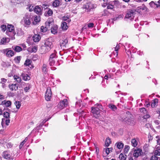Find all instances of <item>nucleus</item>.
Returning a JSON list of instances; mask_svg holds the SVG:
<instances>
[{
	"mask_svg": "<svg viewBox=\"0 0 160 160\" xmlns=\"http://www.w3.org/2000/svg\"><path fill=\"white\" fill-rule=\"evenodd\" d=\"M49 64L50 66H53L55 64V61L54 59H49Z\"/></svg>",
	"mask_w": 160,
	"mask_h": 160,
	"instance_id": "nucleus-39",
	"label": "nucleus"
},
{
	"mask_svg": "<svg viewBox=\"0 0 160 160\" xmlns=\"http://www.w3.org/2000/svg\"><path fill=\"white\" fill-rule=\"evenodd\" d=\"M135 11L134 10L129 9L126 12L125 18H133L135 14Z\"/></svg>",
	"mask_w": 160,
	"mask_h": 160,
	"instance_id": "nucleus-5",
	"label": "nucleus"
},
{
	"mask_svg": "<svg viewBox=\"0 0 160 160\" xmlns=\"http://www.w3.org/2000/svg\"><path fill=\"white\" fill-rule=\"evenodd\" d=\"M7 146L8 148H11L12 145L11 143H8L7 144Z\"/></svg>",
	"mask_w": 160,
	"mask_h": 160,
	"instance_id": "nucleus-62",
	"label": "nucleus"
},
{
	"mask_svg": "<svg viewBox=\"0 0 160 160\" xmlns=\"http://www.w3.org/2000/svg\"><path fill=\"white\" fill-rule=\"evenodd\" d=\"M1 83L2 84H4V83H5L7 81V79L4 78H1Z\"/></svg>",
	"mask_w": 160,
	"mask_h": 160,
	"instance_id": "nucleus-51",
	"label": "nucleus"
},
{
	"mask_svg": "<svg viewBox=\"0 0 160 160\" xmlns=\"http://www.w3.org/2000/svg\"><path fill=\"white\" fill-rule=\"evenodd\" d=\"M124 114L126 116V118H124L125 121H127L128 122H130L131 119L133 118V116L131 114L130 112L127 111L126 112L124 113Z\"/></svg>",
	"mask_w": 160,
	"mask_h": 160,
	"instance_id": "nucleus-7",
	"label": "nucleus"
},
{
	"mask_svg": "<svg viewBox=\"0 0 160 160\" xmlns=\"http://www.w3.org/2000/svg\"><path fill=\"white\" fill-rule=\"evenodd\" d=\"M32 38L34 42H36L40 40V37L39 35L35 34L33 36Z\"/></svg>",
	"mask_w": 160,
	"mask_h": 160,
	"instance_id": "nucleus-22",
	"label": "nucleus"
},
{
	"mask_svg": "<svg viewBox=\"0 0 160 160\" xmlns=\"http://www.w3.org/2000/svg\"><path fill=\"white\" fill-rule=\"evenodd\" d=\"M23 0H15V2L17 3H19L21 2H22Z\"/></svg>",
	"mask_w": 160,
	"mask_h": 160,
	"instance_id": "nucleus-60",
	"label": "nucleus"
},
{
	"mask_svg": "<svg viewBox=\"0 0 160 160\" xmlns=\"http://www.w3.org/2000/svg\"><path fill=\"white\" fill-rule=\"evenodd\" d=\"M14 104L16 105V108L18 109H19L21 106L20 102L19 101H16Z\"/></svg>",
	"mask_w": 160,
	"mask_h": 160,
	"instance_id": "nucleus-41",
	"label": "nucleus"
},
{
	"mask_svg": "<svg viewBox=\"0 0 160 160\" xmlns=\"http://www.w3.org/2000/svg\"><path fill=\"white\" fill-rule=\"evenodd\" d=\"M156 138H158V139L157 140V143L158 144H160V137L159 136H157Z\"/></svg>",
	"mask_w": 160,
	"mask_h": 160,
	"instance_id": "nucleus-58",
	"label": "nucleus"
},
{
	"mask_svg": "<svg viewBox=\"0 0 160 160\" xmlns=\"http://www.w3.org/2000/svg\"><path fill=\"white\" fill-rule=\"evenodd\" d=\"M108 106L109 108L113 111H115L117 109V108L115 105L111 104H109Z\"/></svg>",
	"mask_w": 160,
	"mask_h": 160,
	"instance_id": "nucleus-31",
	"label": "nucleus"
},
{
	"mask_svg": "<svg viewBox=\"0 0 160 160\" xmlns=\"http://www.w3.org/2000/svg\"><path fill=\"white\" fill-rule=\"evenodd\" d=\"M1 104L4 105L6 107H8L11 106L12 102L11 101L9 100L7 101L4 100L2 102Z\"/></svg>",
	"mask_w": 160,
	"mask_h": 160,
	"instance_id": "nucleus-16",
	"label": "nucleus"
},
{
	"mask_svg": "<svg viewBox=\"0 0 160 160\" xmlns=\"http://www.w3.org/2000/svg\"><path fill=\"white\" fill-rule=\"evenodd\" d=\"M21 58V57L20 56H17L15 58L14 60H15L16 62H19Z\"/></svg>",
	"mask_w": 160,
	"mask_h": 160,
	"instance_id": "nucleus-44",
	"label": "nucleus"
},
{
	"mask_svg": "<svg viewBox=\"0 0 160 160\" xmlns=\"http://www.w3.org/2000/svg\"><path fill=\"white\" fill-rule=\"evenodd\" d=\"M113 149L112 148H107L105 150V152L107 155H108L111 152H112Z\"/></svg>",
	"mask_w": 160,
	"mask_h": 160,
	"instance_id": "nucleus-33",
	"label": "nucleus"
},
{
	"mask_svg": "<svg viewBox=\"0 0 160 160\" xmlns=\"http://www.w3.org/2000/svg\"><path fill=\"white\" fill-rule=\"evenodd\" d=\"M42 71L43 72L45 73L47 72V65L46 64H43L42 67Z\"/></svg>",
	"mask_w": 160,
	"mask_h": 160,
	"instance_id": "nucleus-32",
	"label": "nucleus"
},
{
	"mask_svg": "<svg viewBox=\"0 0 160 160\" xmlns=\"http://www.w3.org/2000/svg\"><path fill=\"white\" fill-rule=\"evenodd\" d=\"M111 143V141L110 139L108 137L107 138L105 142V145L107 147H108L109 146L110 144Z\"/></svg>",
	"mask_w": 160,
	"mask_h": 160,
	"instance_id": "nucleus-26",
	"label": "nucleus"
},
{
	"mask_svg": "<svg viewBox=\"0 0 160 160\" xmlns=\"http://www.w3.org/2000/svg\"><path fill=\"white\" fill-rule=\"evenodd\" d=\"M94 26V24L93 23H89L88 24V27L89 28H92Z\"/></svg>",
	"mask_w": 160,
	"mask_h": 160,
	"instance_id": "nucleus-55",
	"label": "nucleus"
},
{
	"mask_svg": "<svg viewBox=\"0 0 160 160\" xmlns=\"http://www.w3.org/2000/svg\"><path fill=\"white\" fill-rule=\"evenodd\" d=\"M52 38H49L46 39L44 43L45 48V52H48L52 48L53 45L52 42Z\"/></svg>",
	"mask_w": 160,
	"mask_h": 160,
	"instance_id": "nucleus-4",
	"label": "nucleus"
},
{
	"mask_svg": "<svg viewBox=\"0 0 160 160\" xmlns=\"http://www.w3.org/2000/svg\"><path fill=\"white\" fill-rule=\"evenodd\" d=\"M41 31L42 32H45L46 31H47L48 30V29L46 27L44 28L43 26H42L41 27Z\"/></svg>",
	"mask_w": 160,
	"mask_h": 160,
	"instance_id": "nucleus-47",
	"label": "nucleus"
},
{
	"mask_svg": "<svg viewBox=\"0 0 160 160\" xmlns=\"http://www.w3.org/2000/svg\"><path fill=\"white\" fill-rule=\"evenodd\" d=\"M46 26L45 27L48 29L50 28V26H52L53 24V23L49 21H47L46 22Z\"/></svg>",
	"mask_w": 160,
	"mask_h": 160,
	"instance_id": "nucleus-29",
	"label": "nucleus"
},
{
	"mask_svg": "<svg viewBox=\"0 0 160 160\" xmlns=\"http://www.w3.org/2000/svg\"><path fill=\"white\" fill-rule=\"evenodd\" d=\"M2 156L4 158L6 159H13V157H12V155H11L8 151H5L3 152Z\"/></svg>",
	"mask_w": 160,
	"mask_h": 160,
	"instance_id": "nucleus-11",
	"label": "nucleus"
},
{
	"mask_svg": "<svg viewBox=\"0 0 160 160\" xmlns=\"http://www.w3.org/2000/svg\"><path fill=\"white\" fill-rule=\"evenodd\" d=\"M158 99L157 98H155L152 101L151 104V107L153 108L156 106L158 104Z\"/></svg>",
	"mask_w": 160,
	"mask_h": 160,
	"instance_id": "nucleus-21",
	"label": "nucleus"
},
{
	"mask_svg": "<svg viewBox=\"0 0 160 160\" xmlns=\"http://www.w3.org/2000/svg\"><path fill=\"white\" fill-rule=\"evenodd\" d=\"M149 4L150 7L153 8H157L160 7V0H159L157 2L151 1L149 3Z\"/></svg>",
	"mask_w": 160,
	"mask_h": 160,
	"instance_id": "nucleus-9",
	"label": "nucleus"
},
{
	"mask_svg": "<svg viewBox=\"0 0 160 160\" xmlns=\"http://www.w3.org/2000/svg\"><path fill=\"white\" fill-rule=\"evenodd\" d=\"M3 53L6 54L7 56L9 58L11 57L14 54L13 51L12 50H9V49H4Z\"/></svg>",
	"mask_w": 160,
	"mask_h": 160,
	"instance_id": "nucleus-8",
	"label": "nucleus"
},
{
	"mask_svg": "<svg viewBox=\"0 0 160 160\" xmlns=\"http://www.w3.org/2000/svg\"><path fill=\"white\" fill-rule=\"evenodd\" d=\"M41 8V7L40 6H36L34 8V12L39 15H41L42 14Z\"/></svg>",
	"mask_w": 160,
	"mask_h": 160,
	"instance_id": "nucleus-14",
	"label": "nucleus"
},
{
	"mask_svg": "<svg viewBox=\"0 0 160 160\" xmlns=\"http://www.w3.org/2000/svg\"><path fill=\"white\" fill-rule=\"evenodd\" d=\"M29 89V88L28 87H26L24 88V90L25 92H27Z\"/></svg>",
	"mask_w": 160,
	"mask_h": 160,
	"instance_id": "nucleus-64",
	"label": "nucleus"
},
{
	"mask_svg": "<svg viewBox=\"0 0 160 160\" xmlns=\"http://www.w3.org/2000/svg\"><path fill=\"white\" fill-rule=\"evenodd\" d=\"M156 155H154L152 156L151 157L150 159L151 160H158V157L156 156Z\"/></svg>",
	"mask_w": 160,
	"mask_h": 160,
	"instance_id": "nucleus-46",
	"label": "nucleus"
},
{
	"mask_svg": "<svg viewBox=\"0 0 160 160\" xmlns=\"http://www.w3.org/2000/svg\"><path fill=\"white\" fill-rule=\"evenodd\" d=\"M21 75L22 79L25 81L29 80L30 79V76L27 74L22 73Z\"/></svg>",
	"mask_w": 160,
	"mask_h": 160,
	"instance_id": "nucleus-19",
	"label": "nucleus"
},
{
	"mask_svg": "<svg viewBox=\"0 0 160 160\" xmlns=\"http://www.w3.org/2000/svg\"><path fill=\"white\" fill-rule=\"evenodd\" d=\"M13 49L17 52H20L22 50V48L19 46H16L14 47H12Z\"/></svg>",
	"mask_w": 160,
	"mask_h": 160,
	"instance_id": "nucleus-27",
	"label": "nucleus"
},
{
	"mask_svg": "<svg viewBox=\"0 0 160 160\" xmlns=\"http://www.w3.org/2000/svg\"><path fill=\"white\" fill-rule=\"evenodd\" d=\"M154 154L156 155L160 156V149L159 148V147H158L157 149L155 150Z\"/></svg>",
	"mask_w": 160,
	"mask_h": 160,
	"instance_id": "nucleus-36",
	"label": "nucleus"
},
{
	"mask_svg": "<svg viewBox=\"0 0 160 160\" xmlns=\"http://www.w3.org/2000/svg\"><path fill=\"white\" fill-rule=\"evenodd\" d=\"M14 79L16 80L18 82H20L21 81V78L18 76H14Z\"/></svg>",
	"mask_w": 160,
	"mask_h": 160,
	"instance_id": "nucleus-34",
	"label": "nucleus"
},
{
	"mask_svg": "<svg viewBox=\"0 0 160 160\" xmlns=\"http://www.w3.org/2000/svg\"><path fill=\"white\" fill-rule=\"evenodd\" d=\"M9 88L12 91L14 90H17L18 89V86L16 84H13L9 86Z\"/></svg>",
	"mask_w": 160,
	"mask_h": 160,
	"instance_id": "nucleus-18",
	"label": "nucleus"
},
{
	"mask_svg": "<svg viewBox=\"0 0 160 160\" xmlns=\"http://www.w3.org/2000/svg\"><path fill=\"white\" fill-rule=\"evenodd\" d=\"M57 58V56L56 55V53L55 52L51 54V55H50L49 59H56Z\"/></svg>",
	"mask_w": 160,
	"mask_h": 160,
	"instance_id": "nucleus-38",
	"label": "nucleus"
},
{
	"mask_svg": "<svg viewBox=\"0 0 160 160\" xmlns=\"http://www.w3.org/2000/svg\"><path fill=\"white\" fill-rule=\"evenodd\" d=\"M120 46L119 45H117L116 46L115 49V51L116 52L118 53V51L119 48Z\"/></svg>",
	"mask_w": 160,
	"mask_h": 160,
	"instance_id": "nucleus-53",
	"label": "nucleus"
},
{
	"mask_svg": "<svg viewBox=\"0 0 160 160\" xmlns=\"http://www.w3.org/2000/svg\"><path fill=\"white\" fill-rule=\"evenodd\" d=\"M69 17L68 16H64L62 18V19L63 21H66L68 19Z\"/></svg>",
	"mask_w": 160,
	"mask_h": 160,
	"instance_id": "nucleus-54",
	"label": "nucleus"
},
{
	"mask_svg": "<svg viewBox=\"0 0 160 160\" xmlns=\"http://www.w3.org/2000/svg\"><path fill=\"white\" fill-rule=\"evenodd\" d=\"M119 158L120 160H126L127 156L121 153L119 155Z\"/></svg>",
	"mask_w": 160,
	"mask_h": 160,
	"instance_id": "nucleus-24",
	"label": "nucleus"
},
{
	"mask_svg": "<svg viewBox=\"0 0 160 160\" xmlns=\"http://www.w3.org/2000/svg\"><path fill=\"white\" fill-rule=\"evenodd\" d=\"M1 28L2 31L3 32L5 31L6 30H7L6 26L4 25H2L1 26Z\"/></svg>",
	"mask_w": 160,
	"mask_h": 160,
	"instance_id": "nucleus-45",
	"label": "nucleus"
},
{
	"mask_svg": "<svg viewBox=\"0 0 160 160\" xmlns=\"http://www.w3.org/2000/svg\"><path fill=\"white\" fill-rule=\"evenodd\" d=\"M116 145L117 147L119 149H122L124 146V144L121 142H117Z\"/></svg>",
	"mask_w": 160,
	"mask_h": 160,
	"instance_id": "nucleus-23",
	"label": "nucleus"
},
{
	"mask_svg": "<svg viewBox=\"0 0 160 160\" xmlns=\"http://www.w3.org/2000/svg\"><path fill=\"white\" fill-rule=\"evenodd\" d=\"M17 32L18 36H21L24 34L21 28H18L17 29Z\"/></svg>",
	"mask_w": 160,
	"mask_h": 160,
	"instance_id": "nucleus-28",
	"label": "nucleus"
},
{
	"mask_svg": "<svg viewBox=\"0 0 160 160\" xmlns=\"http://www.w3.org/2000/svg\"><path fill=\"white\" fill-rule=\"evenodd\" d=\"M52 95L51 90L50 89L48 88L45 94V98L47 101H49L50 100Z\"/></svg>",
	"mask_w": 160,
	"mask_h": 160,
	"instance_id": "nucleus-10",
	"label": "nucleus"
},
{
	"mask_svg": "<svg viewBox=\"0 0 160 160\" xmlns=\"http://www.w3.org/2000/svg\"><path fill=\"white\" fill-rule=\"evenodd\" d=\"M42 124L41 123L39 125L37 126V128L38 129H39L40 128L42 127Z\"/></svg>",
	"mask_w": 160,
	"mask_h": 160,
	"instance_id": "nucleus-63",
	"label": "nucleus"
},
{
	"mask_svg": "<svg viewBox=\"0 0 160 160\" xmlns=\"http://www.w3.org/2000/svg\"><path fill=\"white\" fill-rule=\"evenodd\" d=\"M150 117V115L148 114H146L143 116L144 119H146L149 118Z\"/></svg>",
	"mask_w": 160,
	"mask_h": 160,
	"instance_id": "nucleus-56",
	"label": "nucleus"
},
{
	"mask_svg": "<svg viewBox=\"0 0 160 160\" xmlns=\"http://www.w3.org/2000/svg\"><path fill=\"white\" fill-rule=\"evenodd\" d=\"M37 50V48L36 47H32V52H36Z\"/></svg>",
	"mask_w": 160,
	"mask_h": 160,
	"instance_id": "nucleus-52",
	"label": "nucleus"
},
{
	"mask_svg": "<svg viewBox=\"0 0 160 160\" xmlns=\"http://www.w3.org/2000/svg\"><path fill=\"white\" fill-rule=\"evenodd\" d=\"M61 26L62 29L64 30H66L68 28V27L67 25V23L65 22H62L61 24Z\"/></svg>",
	"mask_w": 160,
	"mask_h": 160,
	"instance_id": "nucleus-25",
	"label": "nucleus"
},
{
	"mask_svg": "<svg viewBox=\"0 0 160 160\" xmlns=\"http://www.w3.org/2000/svg\"><path fill=\"white\" fill-rule=\"evenodd\" d=\"M10 41V39L8 38H3L1 40V44H5L8 43Z\"/></svg>",
	"mask_w": 160,
	"mask_h": 160,
	"instance_id": "nucleus-17",
	"label": "nucleus"
},
{
	"mask_svg": "<svg viewBox=\"0 0 160 160\" xmlns=\"http://www.w3.org/2000/svg\"><path fill=\"white\" fill-rule=\"evenodd\" d=\"M131 143L132 146L134 147H136L137 145V142L135 139H132Z\"/></svg>",
	"mask_w": 160,
	"mask_h": 160,
	"instance_id": "nucleus-35",
	"label": "nucleus"
},
{
	"mask_svg": "<svg viewBox=\"0 0 160 160\" xmlns=\"http://www.w3.org/2000/svg\"><path fill=\"white\" fill-rule=\"evenodd\" d=\"M32 23L33 25H36L38 22L40 21V17L39 16H32Z\"/></svg>",
	"mask_w": 160,
	"mask_h": 160,
	"instance_id": "nucleus-13",
	"label": "nucleus"
},
{
	"mask_svg": "<svg viewBox=\"0 0 160 160\" xmlns=\"http://www.w3.org/2000/svg\"><path fill=\"white\" fill-rule=\"evenodd\" d=\"M142 153V150L139 148L137 149H135L134 150L133 153V156L137 158L141 155Z\"/></svg>",
	"mask_w": 160,
	"mask_h": 160,
	"instance_id": "nucleus-12",
	"label": "nucleus"
},
{
	"mask_svg": "<svg viewBox=\"0 0 160 160\" xmlns=\"http://www.w3.org/2000/svg\"><path fill=\"white\" fill-rule=\"evenodd\" d=\"M24 143L25 142L23 141L21 142L19 146V148L20 149H21L22 148Z\"/></svg>",
	"mask_w": 160,
	"mask_h": 160,
	"instance_id": "nucleus-59",
	"label": "nucleus"
},
{
	"mask_svg": "<svg viewBox=\"0 0 160 160\" xmlns=\"http://www.w3.org/2000/svg\"><path fill=\"white\" fill-rule=\"evenodd\" d=\"M107 7V8L108 9H112L114 8V5L112 3H108Z\"/></svg>",
	"mask_w": 160,
	"mask_h": 160,
	"instance_id": "nucleus-42",
	"label": "nucleus"
},
{
	"mask_svg": "<svg viewBox=\"0 0 160 160\" xmlns=\"http://www.w3.org/2000/svg\"><path fill=\"white\" fill-rule=\"evenodd\" d=\"M102 106L101 105L98 104L97 107H92V112L94 117L96 118H98L100 116V109L101 108Z\"/></svg>",
	"mask_w": 160,
	"mask_h": 160,
	"instance_id": "nucleus-3",
	"label": "nucleus"
},
{
	"mask_svg": "<svg viewBox=\"0 0 160 160\" xmlns=\"http://www.w3.org/2000/svg\"><path fill=\"white\" fill-rule=\"evenodd\" d=\"M61 4V1L59 0H55L53 3L52 6L54 7H57Z\"/></svg>",
	"mask_w": 160,
	"mask_h": 160,
	"instance_id": "nucleus-20",
	"label": "nucleus"
},
{
	"mask_svg": "<svg viewBox=\"0 0 160 160\" xmlns=\"http://www.w3.org/2000/svg\"><path fill=\"white\" fill-rule=\"evenodd\" d=\"M129 149V147L128 145H125L124 148V151L125 153H127Z\"/></svg>",
	"mask_w": 160,
	"mask_h": 160,
	"instance_id": "nucleus-43",
	"label": "nucleus"
},
{
	"mask_svg": "<svg viewBox=\"0 0 160 160\" xmlns=\"http://www.w3.org/2000/svg\"><path fill=\"white\" fill-rule=\"evenodd\" d=\"M5 99L4 96L1 94H0V100H3Z\"/></svg>",
	"mask_w": 160,
	"mask_h": 160,
	"instance_id": "nucleus-61",
	"label": "nucleus"
},
{
	"mask_svg": "<svg viewBox=\"0 0 160 160\" xmlns=\"http://www.w3.org/2000/svg\"><path fill=\"white\" fill-rule=\"evenodd\" d=\"M47 14L49 16H50L53 14V12L51 10L49 9L48 11Z\"/></svg>",
	"mask_w": 160,
	"mask_h": 160,
	"instance_id": "nucleus-50",
	"label": "nucleus"
},
{
	"mask_svg": "<svg viewBox=\"0 0 160 160\" xmlns=\"http://www.w3.org/2000/svg\"><path fill=\"white\" fill-rule=\"evenodd\" d=\"M6 33L12 40L15 39L14 35L16 33L14 31V27L12 25H8Z\"/></svg>",
	"mask_w": 160,
	"mask_h": 160,
	"instance_id": "nucleus-2",
	"label": "nucleus"
},
{
	"mask_svg": "<svg viewBox=\"0 0 160 160\" xmlns=\"http://www.w3.org/2000/svg\"><path fill=\"white\" fill-rule=\"evenodd\" d=\"M51 32L52 33L55 34L58 32V27L56 25H54L51 27Z\"/></svg>",
	"mask_w": 160,
	"mask_h": 160,
	"instance_id": "nucleus-15",
	"label": "nucleus"
},
{
	"mask_svg": "<svg viewBox=\"0 0 160 160\" xmlns=\"http://www.w3.org/2000/svg\"><path fill=\"white\" fill-rule=\"evenodd\" d=\"M2 124L3 122H4V121L5 122L6 124L7 125H9V123L10 122V120L8 118H6L5 119V118H2Z\"/></svg>",
	"mask_w": 160,
	"mask_h": 160,
	"instance_id": "nucleus-30",
	"label": "nucleus"
},
{
	"mask_svg": "<svg viewBox=\"0 0 160 160\" xmlns=\"http://www.w3.org/2000/svg\"><path fill=\"white\" fill-rule=\"evenodd\" d=\"M3 116L4 117L6 118H10L9 113L7 112H5L3 113Z\"/></svg>",
	"mask_w": 160,
	"mask_h": 160,
	"instance_id": "nucleus-40",
	"label": "nucleus"
},
{
	"mask_svg": "<svg viewBox=\"0 0 160 160\" xmlns=\"http://www.w3.org/2000/svg\"><path fill=\"white\" fill-rule=\"evenodd\" d=\"M67 101L66 99H64L63 100L59 102L58 105V107L60 109H62L67 106Z\"/></svg>",
	"mask_w": 160,
	"mask_h": 160,
	"instance_id": "nucleus-6",
	"label": "nucleus"
},
{
	"mask_svg": "<svg viewBox=\"0 0 160 160\" xmlns=\"http://www.w3.org/2000/svg\"><path fill=\"white\" fill-rule=\"evenodd\" d=\"M32 15L29 13H26L23 17L22 22H23L24 26L25 27H28L30 25L32 21Z\"/></svg>",
	"mask_w": 160,
	"mask_h": 160,
	"instance_id": "nucleus-1",
	"label": "nucleus"
},
{
	"mask_svg": "<svg viewBox=\"0 0 160 160\" xmlns=\"http://www.w3.org/2000/svg\"><path fill=\"white\" fill-rule=\"evenodd\" d=\"M33 6H32L31 5H29L27 7V9H28L29 11L31 12L32 11L33 9H32Z\"/></svg>",
	"mask_w": 160,
	"mask_h": 160,
	"instance_id": "nucleus-48",
	"label": "nucleus"
},
{
	"mask_svg": "<svg viewBox=\"0 0 160 160\" xmlns=\"http://www.w3.org/2000/svg\"><path fill=\"white\" fill-rule=\"evenodd\" d=\"M68 42V41L67 39H65L64 41L62 40V44L63 45V46H65L67 43Z\"/></svg>",
	"mask_w": 160,
	"mask_h": 160,
	"instance_id": "nucleus-49",
	"label": "nucleus"
},
{
	"mask_svg": "<svg viewBox=\"0 0 160 160\" xmlns=\"http://www.w3.org/2000/svg\"><path fill=\"white\" fill-rule=\"evenodd\" d=\"M140 111L141 112L144 113L146 111V109L145 108H142L140 109Z\"/></svg>",
	"mask_w": 160,
	"mask_h": 160,
	"instance_id": "nucleus-57",
	"label": "nucleus"
},
{
	"mask_svg": "<svg viewBox=\"0 0 160 160\" xmlns=\"http://www.w3.org/2000/svg\"><path fill=\"white\" fill-rule=\"evenodd\" d=\"M31 62L32 61L30 60L27 59L26 60L24 63V65L26 66H29L31 64Z\"/></svg>",
	"mask_w": 160,
	"mask_h": 160,
	"instance_id": "nucleus-37",
	"label": "nucleus"
}]
</instances>
